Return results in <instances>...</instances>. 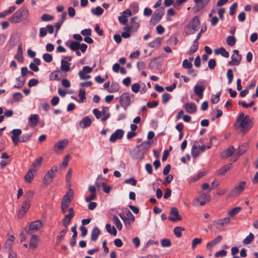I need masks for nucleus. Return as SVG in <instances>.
I'll use <instances>...</instances> for the list:
<instances>
[{"label":"nucleus","mask_w":258,"mask_h":258,"mask_svg":"<svg viewBox=\"0 0 258 258\" xmlns=\"http://www.w3.org/2000/svg\"><path fill=\"white\" fill-rule=\"evenodd\" d=\"M13 136L11 138H19L20 135L22 134V131L20 129H14L11 131Z\"/></svg>","instance_id":"864d4df0"},{"label":"nucleus","mask_w":258,"mask_h":258,"mask_svg":"<svg viewBox=\"0 0 258 258\" xmlns=\"http://www.w3.org/2000/svg\"><path fill=\"white\" fill-rule=\"evenodd\" d=\"M184 230V228L182 227H175L174 229V233L175 235L180 238L182 236V231Z\"/></svg>","instance_id":"37998d69"},{"label":"nucleus","mask_w":258,"mask_h":258,"mask_svg":"<svg viewBox=\"0 0 258 258\" xmlns=\"http://www.w3.org/2000/svg\"><path fill=\"white\" fill-rule=\"evenodd\" d=\"M222 239V237L221 235H219L217 237H216L215 239L213 240L208 242L207 244V248H212L214 246H215L217 244L219 243Z\"/></svg>","instance_id":"393cba45"},{"label":"nucleus","mask_w":258,"mask_h":258,"mask_svg":"<svg viewBox=\"0 0 258 258\" xmlns=\"http://www.w3.org/2000/svg\"><path fill=\"white\" fill-rule=\"evenodd\" d=\"M58 168L57 166H52L51 169L47 172L43 178L44 183L48 185L51 183L54 178L55 173L57 171Z\"/></svg>","instance_id":"0eeeda50"},{"label":"nucleus","mask_w":258,"mask_h":258,"mask_svg":"<svg viewBox=\"0 0 258 258\" xmlns=\"http://www.w3.org/2000/svg\"><path fill=\"white\" fill-rule=\"evenodd\" d=\"M112 221L113 223L116 225L117 228L120 230L122 229V224L119 219V218L115 215H113L112 217Z\"/></svg>","instance_id":"4c0bfd02"},{"label":"nucleus","mask_w":258,"mask_h":258,"mask_svg":"<svg viewBox=\"0 0 258 258\" xmlns=\"http://www.w3.org/2000/svg\"><path fill=\"white\" fill-rule=\"evenodd\" d=\"M38 237L36 235H33L30 239L29 243L30 248H36L38 246Z\"/></svg>","instance_id":"c85d7f7f"},{"label":"nucleus","mask_w":258,"mask_h":258,"mask_svg":"<svg viewBox=\"0 0 258 258\" xmlns=\"http://www.w3.org/2000/svg\"><path fill=\"white\" fill-rule=\"evenodd\" d=\"M28 224L29 226L24 229L28 234H31L33 232L39 230L42 227V222L39 220L29 223Z\"/></svg>","instance_id":"20e7f679"},{"label":"nucleus","mask_w":258,"mask_h":258,"mask_svg":"<svg viewBox=\"0 0 258 258\" xmlns=\"http://www.w3.org/2000/svg\"><path fill=\"white\" fill-rule=\"evenodd\" d=\"M227 44L230 46H233L236 42V39L233 36H229L226 39Z\"/></svg>","instance_id":"de8ad7c7"},{"label":"nucleus","mask_w":258,"mask_h":258,"mask_svg":"<svg viewBox=\"0 0 258 258\" xmlns=\"http://www.w3.org/2000/svg\"><path fill=\"white\" fill-rule=\"evenodd\" d=\"M161 45V39L157 38L149 43V46L151 48H157Z\"/></svg>","instance_id":"58836bf2"},{"label":"nucleus","mask_w":258,"mask_h":258,"mask_svg":"<svg viewBox=\"0 0 258 258\" xmlns=\"http://www.w3.org/2000/svg\"><path fill=\"white\" fill-rule=\"evenodd\" d=\"M106 229L108 233L113 235L114 236L116 235L117 231L114 226L111 227L110 224H107L106 225Z\"/></svg>","instance_id":"79ce46f5"},{"label":"nucleus","mask_w":258,"mask_h":258,"mask_svg":"<svg viewBox=\"0 0 258 258\" xmlns=\"http://www.w3.org/2000/svg\"><path fill=\"white\" fill-rule=\"evenodd\" d=\"M35 172V169L32 168L29 169L27 173L26 174L25 176V180L28 182L29 183H31L34 177V173Z\"/></svg>","instance_id":"c756f323"},{"label":"nucleus","mask_w":258,"mask_h":258,"mask_svg":"<svg viewBox=\"0 0 258 258\" xmlns=\"http://www.w3.org/2000/svg\"><path fill=\"white\" fill-rule=\"evenodd\" d=\"M232 166V164L229 163L217 171V174L218 175H222L225 174L228 170L230 169Z\"/></svg>","instance_id":"bb28decb"},{"label":"nucleus","mask_w":258,"mask_h":258,"mask_svg":"<svg viewBox=\"0 0 258 258\" xmlns=\"http://www.w3.org/2000/svg\"><path fill=\"white\" fill-rule=\"evenodd\" d=\"M70 48L73 51H75L79 49L81 44L77 41H72L69 45Z\"/></svg>","instance_id":"ea45409f"},{"label":"nucleus","mask_w":258,"mask_h":258,"mask_svg":"<svg viewBox=\"0 0 258 258\" xmlns=\"http://www.w3.org/2000/svg\"><path fill=\"white\" fill-rule=\"evenodd\" d=\"M210 1L211 0H203V3H202V4L197 5L194 8L196 9V11H199L207 6Z\"/></svg>","instance_id":"a18cd8bd"},{"label":"nucleus","mask_w":258,"mask_h":258,"mask_svg":"<svg viewBox=\"0 0 258 258\" xmlns=\"http://www.w3.org/2000/svg\"><path fill=\"white\" fill-rule=\"evenodd\" d=\"M71 230L73 232V234L72 239L70 241V245L72 247H73L76 245V238H77V235H78V232L76 230V226H75L74 227H72L71 228Z\"/></svg>","instance_id":"72a5a7b5"},{"label":"nucleus","mask_w":258,"mask_h":258,"mask_svg":"<svg viewBox=\"0 0 258 258\" xmlns=\"http://www.w3.org/2000/svg\"><path fill=\"white\" fill-rule=\"evenodd\" d=\"M43 58L46 62H50L52 60V56L49 53H44L43 55Z\"/></svg>","instance_id":"338daca9"},{"label":"nucleus","mask_w":258,"mask_h":258,"mask_svg":"<svg viewBox=\"0 0 258 258\" xmlns=\"http://www.w3.org/2000/svg\"><path fill=\"white\" fill-rule=\"evenodd\" d=\"M231 220L229 217H225L223 219H218L213 222L214 225L219 231L224 230V226L230 223Z\"/></svg>","instance_id":"9d476101"},{"label":"nucleus","mask_w":258,"mask_h":258,"mask_svg":"<svg viewBox=\"0 0 258 258\" xmlns=\"http://www.w3.org/2000/svg\"><path fill=\"white\" fill-rule=\"evenodd\" d=\"M164 14V9L163 8L161 7L158 9H157L154 13L153 15H152L150 21V23L151 25H155L157 23H158L161 19L162 18V16H163Z\"/></svg>","instance_id":"423d86ee"},{"label":"nucleus","mask_w":258,"mask_h":258,"mask_svg":"<svg viewBox=\"0 0 258 258\" xmlns=\"http://www.w3.org/2000/svg\"><path fill=\"white\" fill-rule=\"evenodd\" d=\"M235 150V149L233 146H230L221 154V158L222 159H226L230 157L233 154Z\"/></svg>","instance_id":"aec40b11"},{"label":"nucleus","mask_w":258,"mask_h":258,"mask_svg":"<svg viewBox=\"0 0 258 258\" xmlns=\"http://www.w3.org/2000/svg\"><path fill=\"white\" fill-rule=\"evenodd\" d=\"M185 111L190 114H194L197 111V106L194 102L186 103L184 104Z\"/></svg>","instance_id":"f3484780"},{"label":"nucleus","mask_w":258,"mask_h":258,"mask_svg":"<svg viewBox=\"0 0 258 258\" xmlns=\"http://www.w3.org/2000/svg\"><path fill=\"white\" fill-rule=\"evenodd\" d=\"M221 94V91L218 92L215 95L211 97V102L213 104L217 103L220 100V96Z\"/></svg>","instance_id":"09e8293b"},{"label":"nucleus","mask_w":258,"mask_h":258,"mask_svg":"<svg viewBox=\"0 0 258 258\" xmlns=\"http://www.w3.org/2000/svg\"><path fill=\"white\" fill-rule=\"evenodd\" d=\"M91 120L88 116L84 117L80 122V126L82 128L88 127L91 124Z\"/></svg>","instance_id":"b1692460"},{"label":"nucleus","mask_w":258,"mask_h":258,"mask_svg":"<svg viewBox=\"0 0 258 258\" xmlns=\"http://www.w3.org/2000/svg\"><path fill=\"white\" fill-rule=\"evenodd\" d=\"M16 82L17 84L14 86V87L15 88H21L24 85L25 79L23 77H19L16 78Z\"/></svg>","instance_id":"c9c22d12"},{"label":"nucleus","mask_w":258,"mask_h":258,"mask_svg":"<svg viewBox=\"0 0 258 258\" xmlns=\"http://www.w3.org/2000/svg\"><path fill=\"white\" fill-rule=\"evenodd\" d=\"M67 229H62L60 232H59V235H58L57 236L56 240L57 243H59L61 240L63 238L66 233H67Z\"/></svg>","instance_id":"603ef678"},{"label":"nucleus","mask_w":258,"mask_h":258,"mask_svg":"<svg viewBox=\"0 0 258 258\" xmlns=\"http://www.w3.org/2000/svg\"><path fill=\"white\" fill-rule=\"evenodd\" d=\"M43 160L42 157H39L36 159L32 163V166L34 168H38L40 167Z\"/></svg>","instance_id":"8fccbe9b"},{"label":"nucleus","mask_w":258,"mask_h":258,"mask_svg":"<svg viewBox=\"0 0 258 258\" xmlns=\"http://www.w3.org/2000/svg\"><path fill=\"white\" fill-rule=\"evenodd\" d=\"M202 241L201 238H195L192 241L191 247L195 249L197 245L200 244Z\"/></svg>","instance_id":"4d7b16f0"},{"label":"nucleus","mask_w":258,"mask_h":258,"mask_svg":"<svg viewBox=\"0 0 258 258\" xmlns=\"http://www.w3.org/2000/svg\"><path fill=\"white\" fill-rule=\"evenodd\" d=\"M75 212L73 208H71L69 209V214L66 215L63 219H62L63 225L64 227V229H67V227L71 222L72 218L74 217Z\"/></svg>","instance_id":"9b49d317"},{"label":"nucleus","mask_w":258,"mask_h":258,"mask_svg":"<svg viewBox=\"0 0 258 258\" xmlns=\"http://www.w3.org/2000/svg\"><path fill=\"white\" fill-rule=\"evenodd\" d=\"M241 60V55H235L234 54H233L231 56V60L229 61L228 64L231 66H237L240 63Z\"/></svg>","instance_id":"412c9836"},{"label":"nucleus","mask_w":258,"mask_h":258,"mask_svg":"<svg viewBox=\"0 0 258 258\" xmlns=\"http://www.w3.org/2000/svg\"><path fill=\"white\" fill-rule=\"evenodd\" d=\"M161 244L162 247H169L171 245V243L169 239H163L161 240Z\"/></svg>","instance_id":"13d9d810"},{"label":"nucleus","mask_w":258,"mask_h":258,"mask_svg":"<svg viewBox=\"0 0 258 258\" xmlns=\"http://www.w3.org/2000/svg\"><path fill=\"white\" fill-rule=\"evenodd\" d=\"M246 183L245 181H241L239 184L236 185L228 195L229 197H236L239 196L245 189Z\"/></svg>","instance_id":"1a4fd4ad"},{"label":"nucleus","mask_w":258,"mask_h":258,"mask_svg":"<svg viewBox=\"0 0 258 258\" xmlns=\"http://www.w3.org/2000/svg\"><path fill=\"white\" fill-rule=\"evenodd\" d=\"M104 12L103 9H102L100 7L98 6L95 9H92L91 12L93 14L96 16H100Z\"/></svg>","instance_id":"c03bdc74"},{"label":"nucleus","mask_w":258,"mask_h":258,"mask_svg":"<svg viewBox=\"0 0 258 258\" xmlns=\"http://www.w3.org/2000/svg\"><path fill=\"white\" fill-rule=\"evenodd\" d=\"M30 202L28 201H25L23 202L21 208L19 212L18 217L21 218L28 210L30 208Z\"/></svg>","instance_id":"6ab92c4d"},{"label":"nucleus","mask_w":258,"mask_h":258,"mask_svg":"<svg viewBox=\"0 0 258 258\" xmlns=\"http://www.w3.org/2000/svg\"><path fill=\"white\" fill-rule=\"evenodd\" d=\"M71 63L64 59H61L60 69L63 72H68L71 70Z\"/></svg>","instance_id":"a878e982"},{"label":"nucleus","mask_w":258,"mask_h":258,"mask_svg":"<svg viewBox=\"0 0 258 258\" xmlns=\"http://www.w3.org/2000/svg\"><path fill=\"white\" fill-rule=\"evenodd\" d=\"M68 140L63 139L55 143L54 146V150L56 153H59L63 150L64 148L68 145Z\"/></svg>","instance_id":"4468645a"},{"label":"nucleus","mask_w":258,"mask_h":258,"mask_svg":"<svg viewBox=\"0 0 258 258\" xmlns=\"http://www.w3.org/2000/svg\"><path fill=\"white\" fill-rule=\"evenodd\" d=\"M254 239V235L252 233H250L249 235L246 236L245 238L244 239L243 242L245 244H248L251 243V242Z\"/></svg>","instance_id":"3c124183"},{"label":"nucleus","mask_w":258,"mask_h":258,"mask_svg":"<svg viewBox=\"0 0 258 258\" xmlns=\"http://www.w3.org/2000/svg\"><path fill=\"white\" fill-rule=\"evenodd\" d=\"M73 190L70 188L67 193L62 198L61 204L70 205L73 198Z\"/></svg>","instance_id":"f8f14e48"},{"label":"nucleus","mask_w":258,"mask_h":258,"mask_svg":"<svg viewBox=\"0 0 258 258\" xmlns=\"http://www.w3.org/2000/svg\"><path fill=\"white\" fill-rule=\"evenodd\" d=\"M23 97L22 94L20 92L15 93L13 95V99L16 101H20Z\"/></svg>","instance_id":"e2e57ef3"},{"label":"nucleus","mask_w":258,"mask_h":258,"mask_svg":"<svg viewBox=\"0 0 258 258\" xmlns=\"http://www.w3.org/2000/svg\"><path fill=\"white\" fill-rule=\"evenodd\" d=\"M119 89V84L116 82H112L109 88L108 89V91L110 93H114L117 92Z\"/></svg>","instance_id":"e433bc0d"},{"label":"nucleus","mask_w":258,"mask_h":258,"mask_svg":"<svg viewBox=\"0 0 258 258\" xmlns=\"http://www.w3.org/2000/svg\"><path fill=\"white\" fill-rule=\"evenodd\" d=\"M123 134L124 132L122 130L118 129L116 130L115 132L111 135L109 138L110 142L113 143L117 140L121 139L122 138Z\"/></svg>","instance_id":"2eb2a0df"},{"label":"nucleus","mask_w":258,"mask_h":258,"mask_svg":"<svg viewBox=\"0 0 258 258\" xmlns=\"http://www.w3.org/2000/svg\"><path fill=\"white\" fill-rule=\"evenodd\" d=\"M195 93L199 97L200 99H202L203 97V92L205 90V87L202 86L196 85L194 88Z\"/></svg>","instance_id":"5701e85b"},{"label":"nucleus","mask_w":258,"mask_h":258,"mask_svg":"<svg viewBox=\"0 0 258 258\" xmlns=\"http://www.w3.org/2000/svg\"><path fill=\"white\" fill-rule=\"evenodd\" d=\"M200 151L198 147V141H195L191 148V154L194 158H197L200 154Z\"/></svg>","instance_id":"4be33fe9"},{"label":"nucleus","mask_w":258,"mask_h":258,"mask_svg":"<svg viewBox=\"0 0 258 258\" xmlns=\"http://www.w3.org/2000/svg\"><path fill=\"white\" fill-rule=\"evenodd\" d=\"M182 67L184 69H191L192 64L190 61H189L187 59H184L182 62Z\"/></svg>","instance_id":"680f3d73"},{"label":"nucleus","mask_w":258,"mask_h":258,"mask_svg":"<svg viewBox=\"0 0 258 258\" xmlns=\"http://www.w3.org/2000/svg\"><path fill=\"white\" fill-rule=\"evenodd\" d=\"M150 143L146 141L142 143L140 145L137 146V148L142 151V153L139 156H136L137 158H144L145 154L147 153L148 150L150 147Z\"/></svg>","instance_id":"ddd939ff"},{"label":"nucleus","mask_w":258,"mask_h":258,"mask_svg":"<svg viewBox=\"0 0 258 258\" xmlns=\"http://www.w3.org/2000/svg\"><path fill=\"white\" fill-rule=\"evenodd\" d=\"M248 148V143H244L241 145L239 146L237 150L238 156L239 157L240 156L243 155L247 150Z\"/></svg>","instance_id":"7c9ffc66"},{"label":"nucleus","mask_w":258,"mask_h":258,"mask_svg":"<svg viewBox=\"0 0 258 258\" xmlns=\"http://www.w3.org/2000/svg\"><path fill=\"white\" fill-rule=\"evenodd\" d=\"M238 104L244 108H248L252 107L254 104V101H251L248 104H246L244 101H239Z\"/></svg>","instance_id":"052dcab7"},{"label":"nucleus","mask_w":258,"mask_h":258,"mask_svg":"<svg viewBox=\"0 0 258 258\" xmlns=\"http://www.w3.org/2000/svg\"><path fill=\"white\" fill-rule=\"evenodd\" d=\"M214 52L216 55L220 54L222 56L226 58H228L229 56V52L223 47H220L219 49H215Z\"/></svg>","instance_id":"473e14b6"},{"label":"nucleus","mask_w":258,"mask_h":258,"mask_svg":"<svg viewBox=\"0 0 258 258\" xmlns=\"http://www.w3.org/2000/svg\"><path fill=\"white\" fill-rule=\"evenodd\" d=\"M101 234V231L99 229L96 227L93 228L91 232V238L93 241L97 240L98 236Z\"/></svg>","instance_id":"cd10ccee"},{"label":"nucleus","mask_w":258,"mask_h":258,"mask_svg":"<svg viewBox=\"0 0 258 258\" xmlns=\"http://www.w3.org/2000/svg\"><path fill=\"white\" fill-rule=\"evenodd\" d=\"M137 18V17H134L131 19V26L132 28V32H136L140 27L139 23L136 21Z\"/></svg>","instance_id":"f704fd0d"},{"label":"nucleus","mask_w":258,"mask_h":258,"mask_svg":"<svg viewBox=\"0 0 258 258\" xmlns=\"http://www.w3.org/2000/svg\"><path fill=\"white\" fill-rule=\"evenodd\" d=\"M170 214L173 217H169L168 219L172 222H176L181 220V217L179 215L178 211L176 208H172L170 212Z\"/></svg>","instance_id":"dca6fc26"},{"label":"nucleus","mask_w":258,"mask_h":258,"mask_svg":"<svg viewBox=\"0 0 258 258\" xmlns=\"http://www.w3.org/2000/svg\"><path fill=\"white\" fill-rule=\"evenodd\" d=\"M227 77L228 80V84H230L232 83L233 79V73L232 70L230 69H228L227 72Z\"/></svg>","instance_id":"6e6d98bb"},{"label":"nucleus","mask_w":258,"mask_h":258,"mask_svg":"<svg viewBox=\"0 0 258 258\" xmlns=\"http://www.w3.org/2000/svg\"><path fill=\"white\" fill-rule=\"evenodd\" d=\"M15 57L19 62H22L23 61V51L21 44L18 45L17 53Z\"/></svg>","instance_id":"2f4dec72"},{"label":"nucleus","mask_w":258,"mask_h":258,"mask_svg":"<svg viewBox=\"0 0 258 258\" xmlns=\"http://www.w3.org/2000/svg\"><path fill=\"white\" fill-rule=\"evenodd\" d=\"M41 19L43 21H49L53 19V17L49 14H45L41 16Z\"/></svg>","instance_id":"bf43d9fd"},{"label":"nucleus","mask_w":258,"mask_h":258,"mask_svg":"<svg viewBox=\"0 0 258 258\" xmlns=\"http://www.w3.org/2000/svg\"><path fill=\"white\" fill-rule=\"evenodd\" d=\"M79 96L81 102H84L86 99L85 91L80 89L79 93Z\"/></svg>","instance_id":"69168bd1"},{"label":"nucleus","mask_w":258,"mask_h":258,"mask_svg":"<svg viewBox=\"0 0 258 258\" xmlns=\"http://www.w3.org/2000/svg\"><path fill=\"white\" fill-rule=\"evenodd\" d=\"M198 49V43L197 42V40H195L193 42L192 45L190 48L189 49V53H194L196 52Z\"/></svg>","instance_id":"5fc2aeb1"},{"label":"nucleus","mask_w":258,"mask_h":258,"mask_svg":"<svg viewBox=\"0 0 258 258\" xmlns=\"http://www.w3.org/2000/svg\"><path fill=\"white\" fill-rule=\"evenodd\" d=\"M32 135V134L31 133H27V134H24L21 137V138L20 139V141L21 142H23V143H25L26 142H27V141H29L31 139Z\"/></svg>","instance_id":"49530a36"},{"label":"nucleus","mask_w":258,"mask_h":258,"mask_svg":"<svg viewBox=\"0 0 258 258\" xmlns=\"http://www.w3.org/2000/svg\"><path fill=\"white\" fill-rule=\"evenodd\" d=\"M137 180L134 177H131L124 180V183L126 184H131L133 186H135L137 184Z\"/></svg>","instance_id":"774afa93"},{"label":"nucleus","mask_w":258,"mask_h":258,"mask_svg":"<svg viewBox=\"0 0 258 258\" xmlns=\"http://www.w3.org/2000/svg\"><path fill=\"white\" fill-rule=\"evenodd\" d=\"M29 10L26 7H21L9 19L13 23H18L27 19L29 16Z\"/></svg>","instance_id":"f03ea898"},{"label":"nucleus","mask_w":258,"mask_h":258,"mask_svg":"<svg viewBox=\"0 0 258 258\" xmlns=\"http://www.w3.org/2000/svg\"><path fill=\"white\" fill-rule=\"evenodd\" d=\"M33 196L34 192L31 190H29L26 192L24 196L25 199L27 200V201H28L29 202H30V200L33 198Z\"/></svg>","instance_id":"0e129e2a"},{"label":"nucleus","mask_w":258,"mask_h":258,"mask_svg":"<svg viewBox=\"0 0 258 258\" xmlns=\"http://www.w3.org/2000/svg\"><path fill=\"white\" fill-rule=\"evenodd\" d=\"M200 21L198 16H195L190 21L184 28V32L187 35L194 34L200 29Z\"/></svg>","instance_id":"7ed1b4c3"},{"label":"nucleus","mask_w":258,"mask_h":258,"mask_svg":"<svg viewBox=\"0 0 258 258\" xmlns=\"http://www.w3.org/2000/svg\"><path fill=\"white\" fill-rule=\"evenodd\" d=\"M210 200V196L206 193L201 194L198 198L194 200V205L196 207L198 206H204Z\"/></svg>","instance_id":"6e6552de"},{"label":"nucleus","mask_w":258,"mask_h":258,"mask_svg":"<svg viewBox=\"0 0 258 258\" xmlns=\"http://www.w3.org/2000/svg\"><path fill=\"white\" fill-rule=\"evenodd\" d=\"M39 122V116L38 114H31L28 119L29 125L31 127H34L37 125Z\"/></svg>","instance_id":"a211bd4d"},{"label":"nucleus","mask_w":258,"mask_h":258,"mask_svg":"<svg viewBox=\"0 0 258 258\" xmlns=\"http://www.w3.org/2000/svg\"><path fill=\"white\" fill-rule=\"evenodd\" d=\"M236 126L238 125L241 128V132L247 133L253 125V122L250 119V116L248 115H245L243 112H240L235 124Z\"/></svg>","instance_id":"f257e3e1"},{"label":"nucleus","mask_w":258,"mask_h":258,"mask_svg":"<svg viewBox=\"0 0 258 258\" xmlns=\"http://www.w3.org/2000/svg\"><path fill=\"white\" fill-rule=\"evenodd\" d=\"M119 102L120 106L126 110L131 103V96L129 93L124 92L119 97Z\"/></svg>","instance_id":"39448f33"},{"label":"nucleus","mask_w":258,"mask_h":258,"mask_svg":"<svg viewBox=\"0 0 258 258\" xmlns=\"http://www.w3.org/2000/svg\"><path fill=\"white\" fill-rule=\"evenodd\" d=\"M241 208L239 207L234 208L228 212V214L230 217H233L235 215H237L241 210Z\"/></svg>","instance_id":"a19ab883"}]
</instances>
